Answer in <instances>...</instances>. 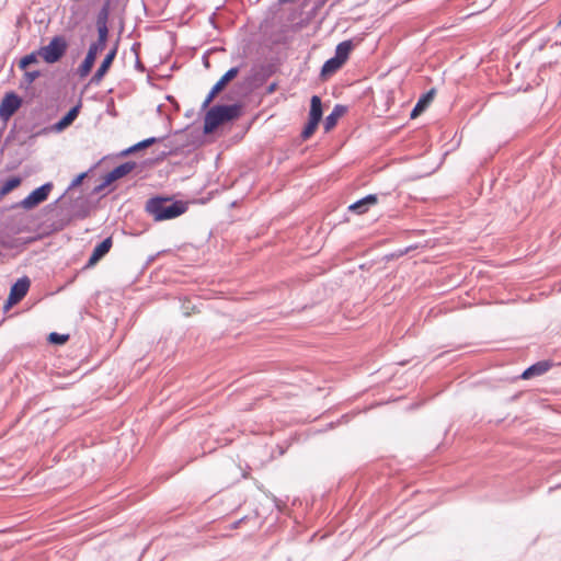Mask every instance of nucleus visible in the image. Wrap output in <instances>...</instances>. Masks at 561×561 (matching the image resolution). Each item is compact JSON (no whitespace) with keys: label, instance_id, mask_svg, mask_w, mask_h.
<instances>
[{"label":"nucleus","instance_id":"obj_38","mask_svg":"<svg viewBox=\"0 0 561 561\" xmlns=\"http://www.w3.org/2000/svg\"><path fill=\"white\" fill-rule=\"evenodd\" d=\"M36 231H37L36 234L34 237L30 238L28 241L42 240L44 238L51 236V233L49 232V229L46 228V222H41L37 226Z\"/></svg>","mask_w":561,"mask_h":561},{"label":"nucleus","instance_id":"obj_5","mask_svg":"<svg viewBox=\"0 0 561 561\" xmlns=\"http://www.w3.org/2000/svg\"><path fill=\"white\" fill-rule=\"evenodd\" d=\"M280 60L278 57H272L268 62L254 64L245 75L255 90L263 87L266 81L279 71Z\"/></svg>","mask_w":561,"mask_h":561},{"label":"nucleus","instance_id":"obj_64","mask_svg":"<svg viewBox=\"0 0 561 561\" xmlns=\"http://www.w3.org/2000/svg\"><path fill=\"white\" fill-rule=\"evenodd\" d=\"M559 488H561V483L556 484V485H553V486H550V488L548 489V494H551L553 491H556V490H557V489H559Z\"/></svg>","mask_w":561,"mask_h":561},{"label":"nucleus","instance_id":"obj_37","mask_svg":"<svg viewBox=\"0 0 561 561\" xmlns=\"http://www.w3.org/2000/svg\"><path fill=\"white\" fill-rule=\"evenodd\" d=\"M84 175L81 173H78L69 183L67 188L64 192V195H67L70 191L79 188L83 182H84Z\"/></svg>","mask_w":561,"mask_h":561},{"label":"nucleus","instance_id":"obj_30","mask_svg":"<svg viewBox=\"0 0 561 561\" xmlns=\"http://www.w3.org/2000/svg\"><path fill=\"white\" fill-rule=\"evenodd\" d=\"M355 44L352 38L340 42L334 49V55L337 60H340L343 65L348 60L352 50L354 49Z\"/></svg>","mask_w":561,"mask_h":561},{"label":"nucleus","instance_id":"obj_57","mask_svg":"<svg viewBox=\"0 0 561 561\" xmlns=\"http://www.w3.org/2000/svg\"><path fill=\"white\" fill-rule=\"evenodd\" d=\"M520 396H522V392H516V393L512 394L511 397L506 398L505 402L506 403L515 402L516 400L519 399Z\"/></svg>","mask_w":561,"mask_h":561},{"label":"nucleus","instance_id":"obj_24","mask_svg":"<svg viewBox=\"0 0 561 561\" xmlns=\"http://www.w3.org/2000/svg\"><path fill=\"white\" fill-rule=\"evenodd\" d=\"M286 2H272L271 5L266 9L264 13V18L261 20L259 27L263 32H267L268 28L273 27L274 20L278 12L280 11L282 4H285Z\"/></svg>","mask_w":561,"mask_h":561},{"label":"nucleus","instance_id":"obj_55","mask_svg":"<svg viewBox=\"0 0 561 561\" xmlns=\"http://www.w3.org/2000/svg\"><path fill=\"white\" fill-rule=\"evenodd\" d=\"M165 99H167L170 103H172V104L174 105V110H175V111H179V110H180V105H179V103L176 102V100H175V98H174L173 95L167 94V95H165Z\"/></svg>","mask_w":561,"mask_h":561},{"label":"nucleus","instance_id":"obj_15","mask_svg":"<svg viewBox=\"0 0 561 561\" xmlns=\"http://www.w3.org/2000/svg\"><path fill=\"white\" fill-rule=\"evenodd\" d=\"M113 247V237L108 236L99 241L92 249L85 264L83 265V270H89L94 267L112 249Z\"/></svg>","mask_w":561,"mask_h":561},{"label":"nucleus","instance_id":"obj_13","mask_svg":"<svg viewBox=\"0 0 561 561\" xmlns=\"http://www.w3.org/2000/svg\"><path fill=\"white\" fill-rule=\"evenodd\" d=\"M255 91L247 76L241 81L236 82L222 96L227 101H241L250 96Z\"/></svg>","mask_w":561,"mask_h":561},{"label":"nucleus","instance_id":"obj_23","mask_svg":"<svg viewBox=\"0 0 561 561\" xmlns=\"http://www.w3.org/2000/svg\"><path fill=\"white\" fill-rule=\"evenodd\" d=\"M114 183L115 180L113 179V175L110 173V171H106L99 176V183L91 190L90 195L95 196L102 194L105 191V193L102 195L104 196L114 191Z\"/></svg>","mask_w":561,"mask_h":561},{"label":"nucleus","instance_id":"obj_28","mask_svg":"<svg viewBox=\"0 0 561 561\" xmlns=\"http://www.w3.org/2000/svg\"><path fill=\"white\" fill-rule=\"evenodd\" d=\"M142 168L139 163H137L134 160H127L122 163H118L115 165L112 170H110V173L113 175V179L116 181L125 178L130 172L136 170L137 168Z\"/></svg>","mask_w":561,"mask_h":561},{"label":"nucleus","instance_id":"obj_10","mask_svg":"<svg viewBox=\"0 0 561 561\" xmlns=\"http://www.w3.org/2000/svg\"><path fill=\"white\" fill-rule=\"evenodd\" d=\"M30 287L31 279L28 276L23 275L16 278L10 286L9 295L2 305V311L5 313L20 302L27 295Z\"/></svg>","mask_w":561,"mask_h":561},{"label":"nucleus","instance_id":"obj_59","mask_svg":"<svg viewBox=\"0 0 561 561\" xmlns=\"http://www.w3.org/2000/svg\"><path fill=\"white\" fill-rule=\"evenodd\" d=\"M247 516H243L239 518L238 520L233 522L230 526L231 529H237L240 527V525L245 520Z\"/></svg>","mask_w":561,"mask_h":561},{"label":"nucleus","instance_id":"obj_52","mask_svg":"<svg viewBox=\"0 0 561 561\" xmlns=\"http://www.w3.org/2000/svg\"><path fill=\"white\" fill-rule=\"evenodd\" d=\"M335 427L336 426H335L334 421H331V422L327 423L322 428L316 430L314 433L316 434H322V433H325L328 431L334 430Z\"/></svg>","mask_w":561,"mask_h":561},{"label":"nucleus","instance_id":"obj_27","mask_svg":"<svg viewBox=\"0 0 561 561\" xmlns=\"http://www.w3.org/2000/svg\"><path fill=\"white\" fill-rule=\"evenodd\" d=\"M69 11V24L72 27H76L84 21L88 13V8L82 2H72Z\"/></svg>","mask_w":561,"mask_h":561},{"label":"nucleus","instance_id":"obj_33","mask_svg":"<svg viewBox=\"0 0 561 561\" xmlns=\"http://www.w3.org/2000/svg\"><path fill=\"white\" fill-rule=\"evenodd\" d=\"M38 57H41L39 48L23 55L18 61L19 69L25 71L30 66L37 65Z\"/></svg>","mask_w":561,"mask_h":561},{"label":"nucleus","instance_id":"obj_25","mask_svg":"<svg viewBox=\"0 0 561 561\" xmlns=\"http://www.w3.org/2000/svg\"><path fill=\"white\" fill-rule=\"evenodd\" d=\"M286 2H272L271 5L266 9L264 13V18L261 20L259 27L263 32H267L268 28L273 27L274 20L278 12L280 11L282 4H285Z\"/></svg>","mask_w":561,"mask_h":561},{"label":"nucleus","instance_id":"obj_32","mask_svg":"<svg viewBox=\"0 0 561 561\" xmlns=\"http://www.w3.org/2000/svg\"><path fill=\"white\" fill-rule=\"evenodd\" d=\"M43 76V71L41 69L34 70H25L23 77L19 83V89L28 90L32 88L35 80Z\"/></svg>","mask_w":561,"mask_h":561},{"label":"nucleus","instance_id":"obj_14","mask_svg":"<svg viewBox=\"0 0 561 561\" xmlns=\"http://www.w3.org/2000/svg\"><path fill=\"white\" fill-rule=\"evenodd\" d=\"M82 108L81 98L66 113H64L55 123L49 126V130L59 134L67 129L79 116Z\"/></svg>","mask_w":561,"mask_h":561},{"label":"nucleus","instance_id":"obj_39","mask_svg":"<svg viewBox=\"0 0 561 561\" xmlns=\"http://www.w3.org/2000/svg\"><path fill=\"white\" fill-rule=\"evenodd\" d=\"M65 196H66V195H64V193H62V194H61L57 199H55L54 202H51V203H49V204L45 205V206L42 208V213H43L44 215H47V214H49V213H53V211L57 210V208H58V204L61 202V199H64V197H65Z\"/></svg>","mask_w":561,"mask_h":561},{"label":"nucleus","instance_id":"obj_63","mask_svg":"<svg viewBox=\"0 0 561 561\" xmlns=\"http://www.w3.org/2000/svg\"><path fill=\"white\" fill-rule=\"evenodd\" d=\"M314 5L312 7L313 10L321 9L327 2H313Z\"/></svg>","mask_w":561,"mask_h":561},{"label":"nucleus","instance_id":"obj_6","mask_svg":"<svg viewBox=\"0 0 561 561\" xmlns=\"http://www.w3.org/2000/svg\"><path fill=\"white\" fill-rule=\"evenodd\" d=\"M107 41L96 38L92 41L88 47V50L76 69V73L80 79H83L90 75L93 66L98 59V56L106 48Z\"/></svg>","mask_w":561,"mask_h":561},{"label":"nucleus","instance_id":"obj_45","mask_svg":"<svg viewBox=\"0 0 561 561\" xmlns=\"http://www.w3.org/2000/svg\"><path fill=\"white\" fill-rule=\"evenodd\" d=\"M38 94L36 90L32 87L28 90H24V103H31Z\"/></svg>","mask_w":561,"mask_h":561},{"label":"nucleus","instance_id":"obj_42","mask_svg":"<svg viewBox=\"0 0 561 561\" xmlns=\"http://www.w3.org/2000/svg\"><path fill=\"white\" fill-rule=\"evenodd\" d=\"M39 399H41V396H38V394H37V396H34V397H32V398H30V399L25 402V404H24V407H23L22 414H23V413H25L26 411H30V410H32L33 408L37 407V405H38V403H39Z\"/></svg>","mask_w":561,"mask_h":561},{"label":"nucleus","instance_id":"obj_21","mask_svg":"<svg viewBox=\"0 0 561 561\" xmlns=\"http://www.w3.org/2000/svg\"><path fill=\"white\" fill-rule=\"evenodd\" d=\"M436 95V89L431 88L427 91L423 92L413 108L410 112V118H416L419 115H421L423 112L427 110V107L433 102L434 98Z\"/></svg>","mask_w":561,"mask_h":561},{"label":"nucleus","instance_id":"obj_35","mask_svg":"<svg viewBox=\"0 0 561 561\" xmlns=\"http://www.w3.org/2000/svg\"><path fill=\"white\" fill-rule=\"evenodd\" d=\"M54 221L57 224L60 230H64L73 221V219L69 211H66L64 207H59L57 210V218Z\"/></svg>","mask_w":561,"mask_h":561},{"label":"nucleus","instance_id":"obj_48","mask_svg":"<svg viewBox=\"0 0 561 561\" xmlns=\"http://www.w3.org/2000/svg\"><path fill=\"white\" fill-rule=\"evenodd\" d=\"M102 161L103 159H100L99 161L93 163L88 170L80 173L84 175V179H88L91 175V173H93V171L101 164Z\"/></svg>","mask_w":561,"mask_h":561},{"label":"nucleus","instance_id":"obj_46","mask_svg":"<svg viewBox=\"0 0 561 561\" xmlns=\"http://www.w3.org/2000/svg\"><path fill=\"white\" fill-rule=\"evenodd\" d=\"M226 3L227 2H222L221 5L216 7L215 11L209 15V22H210V24L213 25L214 28H218V25L215 22L216 15L220 14V11L224 9Z\"/></svg>","mask_w":561,"mask_h":561},{"label":"nucleus","instance_id":"obj_20","mask_svg":"<svg viewBox=\"0 0 561 561\" xmlns=\"http://www.w3.org/2000/svg\"><path fill=\"white\" fill-rule=\"evenodd\" d=\"M164 146L168 147L169 149L161 151L154 159H147L142 161L140 165L145 167L153 162L163 161L170 156H176L185 151V145H179L178 138L170 140L168 144H164Z\"/></svg>","mask_w":561,"mask_h":561},{"label":"nucleus","instance_id":"obj_43","mask_svg":"<svg viewBox=\"0 0 561 561\" xmlns=\"http://www.w3.org/2000/svg\"><path fill=\"white\" fill-rule=\"evenodd\" d=\"M16 133H18V122L16 119L13 122L5 139H4V146H8L11 141H13L16 137Z\"/></svg>","mask_w":561,"mask_h":561},{"label":"nucleus","instance_id":"obj_12","mask_svg":"<svg viewBox=\"0 0 561 561\" xmlns=\"http://www.w3.org/2000/svg\"><path fill=\"white\" fill-rule=\"evenodd\" d=\"M115 3L116 2H102V7L100 8L95 19L96 38H101L108 42L110 16L114 8L113 4Z\"/></svg>","mask_w":561,"mask_h":561},{"label":"nucleus","instance_id":"obj_4","mask_svg":"<svg viewBox=\"0 0 561 561\" xmlns=\"http://www.w3.org/2000/svg\"><path fill=\"white\" fill-rule=\"evenodd\" d=\"M41 58L47 65H54L60 61L69 48V42L62 34L51 36L46 45L38 47Z\"/></svg>","mask_w":561,"mask_h":561},{"label":"nucleus","instance_id":"obj_36","mask_svg":"<svg viewBox=\"0 0 561 561\" xmlns=\"http://www.w3.org/2000/svg\"><path fill=\"white\" fill-rule=\"evenodd\" d=\"M69 337L70 335L67 333L50 332L46 341L50 345L61 346L68 342Z\"/></svg>","mask_w":561,"mask_h":561},{"label":"nucleus","instance_id":"obj_50","mask_svg":"<svg viewBox=\"0 0 561 561\" xmlns=\"http://www.w3.org/2000/svg\"><path fill=\"white\" fill-rule=\"evenodd\" d=\"M102 161L103 159H100L99 161L93 163L88 170L80 173L84 175V179H88L91 175V173H93V171L101 164Z\"/></svg>","mask_w":561,"mask_h":561},{"label":"nucleus","instance_id":"obj_8","mask_svg":"<svg viewBox=\"0 0 561 561\" xmlns=\"http://www.w3.org/2000/svg\"><path fill=\"white\" fill-rule=\"evenodd\" d=\"M53 188L54 183L51 181H47L32 190L24 198L13 204L11 207H21L24 210H32L48 198Z\"/></svg>","mask_w":561,"mask_h":561},{"label":"nucleus","instance_id":"obj_11","mask_svg":"<svg viewBox=\"0 0 561 561\" xmlns=\"http://www.w3.org/2000/svg\"><path fill=\"white\" fill-rule=\"evenodd\" d=\"M119 36L116 38V41L113 43L112 47L107 50V53L104 55L102 61L100 62L99 67L90 78L89 84L91 85H99L104 77L107 75L108 70L111 69L119 47Z\"/></svg>","mask_w":561,"mask_h":561},{"label":"nucleus","instance_id":"obj_2","mask_svg":"<svg viewBox=\"0 0 561 561\" xmlns=\"http://www.w3.org/2000/svg\"><path fill=\"white\" fill-rule=\"evenodd\" d=\"M205 113L206 131H215L222 123H232L241 117L244 113V103L233 101L232 103L217 102L208 105Z\"/></svg>","mask_w":561,"mask_h":561},{"label":"nucleus","instance_id":"obj_41","mask_svg":"<svg viewBox=\"0 0 561 561\" xmlns=\"http://www.w3.org/2000/svg\"><path fill=\"white\" fill-rule=\"evenodd\" d=\"M356 414H357V412H355V411H351V412L342 414L337 420L334 421L335 426L337 427L339 425L347 424L348 422H351L354 419V416Z\"/></svg>","mask_w":561,"mask_h":561},{"label":"nucleus","instance_id":"obj_49","mask_svg":"<svg viewBox=\"0 0 561 561\" xmlns=\"http://www.w3.org/2000/svg\"><path fill=\"white\" fill-rule=\"evenodd\" d=\"M102 161L103 159H100L99 161L93 163L88 170L80 173L84 175V179H88L91 175V173H93V171L101 164Z\"/></svg>","mask_w":561,"mask_h":561},{"label":"nucleus","instance_id":"obj_44","mask_svg":"<svg viewBox=\"0 0 561 561\" xmlns=\"http://www.w3.org/2000/svg\"><path fill=\"white\" fill-rule=\"evenodd\" d=\"M181 310L183 316L188 317L195 310V306H193L191 301L185 299L181 305Z\"/></svg>","mask_w":561,"mask_h":561},{"label":"nucleus","instance_id":"obj_40","mask_svg":"<svg viewBox=\"0 0 561 561\" xmlns=\"http://www.w3.org/2000/svg\"><path fill=\"white\" fill-rule=\"evenodd\" d=\"M413 248H414L413 245H409V247H407V248H404V249H400V250H398V251H396V252H392V253L386 254L383 259H385V261L389 262V261H391V260H393V259H398V257H400V256H402V255L407 254V253H408L410 250H412Z\"/></svg>","mask_w":561,"mask_h":561},{"label":"nucleus","instance_id":"obj_19","mask_svg":"<svg viewBox=\"0 0 561 561\" xmlns=\"http://www.w3.org/2000/svg\"><path fill=\"white\" fill-rule=\"evenodd\" d=\"M72 208L70 213L72 219H85L91 211V203L88 197L78 196L77 198L69 199Z\"/></svg>","mask_w":561,"mask_h":561},{"label":"nucleus","instance_id":"obj_26","mask_svg":"<svg viewBox=\"0 0 561 561\" xmlns=\"http://www.w3.org/2000/svg\"><path fill=\"white\" fill-rule=\"evenodd\" d=\"M23 182V176L20 174L9 175L0 180V201L8 194L16 190Z\"/></svg>","mask_w":561,"mask_h":561},{"label":"nucleus","instance_id":"obj_34","mask_svg":"<svg viewBox=\"0 0 561 561\" xmlns=\"http://www.w3.org/2000/svg\"><path fill=\"white\" fill-rule=\"evenodd\" d=\"M319 124H320L319 122H317L310 117H307V121L304 123V126H302L300 135H299L301 141H306V140L310 139L312 137V135L316 133V130L318 129Z\"/></svg>","mask_w":561,"mask_h":561},{"label":"nucleus","instance_id":"obj_60","mask_svg":"<svg viewBox=\"0 0 561 561\" xmlns=\"http://www.w3.org/2000/svg\"><path fill=\"white\" fill-rule=\"evenodd\" d=\"M209 50H207L206 53H204V55L202 56V61H203V65L205 68H209L210 67V62H209V59L207 57V54H208Z\"/></svg>","mask_w":561,"mask_h":561},{"label":"nucleus","instance_id":"obj_56","mask_svg":"<svg viewBox=\"0 0 561 561\" xmlns=\"http://www.w3.org/2000/svg\"><path fill=\"white\" fill-rule=\"evenodd\" d=\"M488 8H489V7H486V8H484V9H481V10H478V11H471V12L467 13L466 15H463V16L459 18V20H460V21H463V20H466V19H468V18H470V16H473V15H476V14L480 13V12H483V11H484V10H486Z\"/></svg>","mask_w":561,"mask_h":561},{"label":"nucleus","instance_id":"obj_22","mask_svg":"<svg viewBox=\"0 0 561 561\" xmlns=\"http://www.w3.org/2000/svg\"><path fill=\"white\" fill-rule=\"evenodd\" d=\"M348 106L344 104H335L332 111L323 119V128L325 133L332 130L339 123V119L346 114Z\"/></svg>","mask_w":561,"mask_h":561},{"label":"nucleus","instance_id":"obj_3","mask_svg":"<svg viewBox=\"0 0 561 561\" xmlns=\"http://www.w3.org/2000/svg\"><path fill=\"white\" fill-rule=\"evenodd\" d=\"M192 124H188L186 125L185 127L183 128H180V129H176V130H173L172 127H171V117L170 116H165V133L161 136H151V137H148V138H145L125 149H123L119 153H118V157H127V156H130V154H134L140 150H144L154 144H160V142H164L165 140H168L171 136H180L182 134H184L186 130H188L191 128Z\"/></svg>","mask_w":561,"mask_h":561},{"label":"nucleus","instance_id":"obj_53","mask_svg":"<svg viewBox=\"0 0 561 561\" xmlns=\"http://www.w3.org/2000/svg\"><path fill=\"white\" fill-rule=\"evenodd\" d=\"M46 228L49 229L51 234L61 231L54 220L51 222H46Z\"/></svg>","mask_w":561,"mask_h":561},{"label":"nucleus","instance_id":"obj_17","mask_svg":"<svg viewBox=\"0 0 561 561\" xmlns=\"http://www.w3.org/2000/svg\"><path fill=\"white\" fill-rule=\"evenodd\" d=\"M554 362L552 359H541L523 370V373L517 376L515 379L529 380L535 377H539L545 375L549 369L554 366Z\"/></svg>","mask_w":561,"mask_h":561},{"label":"nucleus","instance_id":"obj_62","mask_svg":"<svg viewBox=\"0 0 561 561\" xmlns=\"http://www.w3.org/2000/svg\"><path fill=\"white\" fill-rule=\"evenodd\" d=\"M140 3H141V5H142V8H144L145 12L148 14V10H149V8H150V4H153L154 2H146V1H142V2H140Z\"/></svg>","mask_w":561,"mask_h":561},{"label":"nucleus","instance_id":"obj_1","mask_svg":"<svg viewBox=\"0 0 561 561\" xmlns=\"http://www.w3.org/2000/svg\"><path fill=\"white\" fill-rule=\"evenodd\" d=\"M144 209L154 222H161L185 214L188 202L176 198V195L157 193L147 198Z\"/></svg>","mask_w":561,"mask_h":561},{"label":"nucleus","instance_id":"obj_54","mask_svg":"<svg viewBox=\"0 0 561 561\" xmlns=\"http://www.w3.org/2000/svg\"><path fill=\"white\" fill-rule=\"evenodd\" d=\"M135 69L140 71V72H145L146 71L145 65L139 60L138 57H136Z\"/></svg>","mask_w":561,"mask_h":561},{"label":"nucleus","instance_id":"obj_47","mask_svg":"<svg viewBox=\"0 0 561 561\" xmlns=\"http://www.w3.org/2000/svg\"><path fill=\"white\" fill-rule=\"evenodd\" d=\"M264 493H265V495H266L267 497H270V499L273 501L274 507H275L277 511H282V510H283V508H282L280 500H279L277 496H275V495H274L273 493H271L270 491L264 492Z\"/></svg>","mask_w":561,"mask_h":561},{"label":"nucleus","instance_id":"obj_31","mask_svg":"<svg viewBox=\"0 0 561 561\" xmlns=\"http://www.w3.org/2000/svg\"><path fill=\"white\" fill-rule=\"evenodd\" d=\"M307 117H310L319 123H321L324 119L323 118V104H322V99L320 95L313 94L310 98L309 111H308Z\"/></svg>","mask_w":561,"mask_h":561},{"label":"nucleus","instance_id":"obj_29","mask_svg":"<svg viewBox=\"0 0 561 561\" xmlns=\"http://www.w3.org/2000/svg\"><path fill=\"white\" fill-rule=\"evenodd\" d=\"M344 65L335 57L328 58L320 68V80H327L339 71Z\"/></svg>","mask_w":561,"mask_h":561},{"label":"nucleus","instance_id":"obj_58","mask_svg":"<svg viewBox=\"0 0 561 561\" xmlns=\"http://www.w3.org/2000/svg\"><path fill=\"white\" fill-rule=\"evenodd\" d=\"M163 252H164V251H160V252H158V253H156V254L149 255V256H148V259H147V261L145 262L144 267H146V266H148L150 263H152V262L156 260V257H157L159 254L163 253Z\"/></svg>","mask_w":561,"mask_h":561},{"label":"nucleus","instance_id":"obj_61","mask_svg":"<svg viewBox=\"0 0 561 561\" xmlns=\"http://www.w3.org/2000/svg\"><path fill=\"white\" fill-rule=\"evenodd\" d=\"M20 162H10L5 165V171H12L19 167Z\"/></svg>","mask_w":561,"mask_h":561},{"label":"nucleus","instance_id":"obj_9","mask_svg":"<svg viewBox=\"0 0 561 561\" xmlns=\"http://www.w3.org/2000/svg\"><path fill=\"white\" fill-rule=\"evenodd\" d=\"M24 105V98L15 90H8L0 99V122L8 125L11 117Z\"/></svg>","mask_w":561,"mask_h":561},{"label":"nucleus","instance_id":"obj_16","mask_svg":"<svg viewBox=\"0 0 561 561\" xmlns=\"http://www.w3.org/2000/svg\"><path fill=\"white\" fill-rule=\"evenodd\" d=\"M379 202V195L376 193H369L359 199L351 203L347 206V213L354 214V215H365L369 211V209L377 205Z\"/></svg>","mask_w":561,"mask_h":561},{"label":"nucleus","instance_id":"obj_18","mask_svg":"<svg viewBox=\"0 0 561 561\" xmlns=\"http://www.w3.org/2000/svg\"><path fill=\"white\" fill-rule=\"evenodd\" d=\"M213 131H206L205 118L203 119V128H194L186 134V138L183 141L179 140V145H185V151L194 150L201 147L205 142V137Z\"/></svg>","mask_w":561,"mask_h":561},{"label":"nucleus","instance_id":"obj_7","mask_svg":"<svg viewBox=\"0 0 561 561\" xmlns=\"http://www.w3.org/2000/svg\"><path fill=\"white\" fill-rule=\"evenodd\" d=\"M244 66V62L241 61L240 64L236 65V66H232L230 67L214 84L213 87L210 88V90L208 91V93L206 94L203 103H202V106H201V111H205L206 108H208V105H210V103L215 100V98L220 93L222 92L226 87L233 80L236 79L241 69L243 68Z\"/></svg>","mask_w":561,"mask_h":561},{"label":"nucleus","instance_id":"obj_51","mask_svg":"<svg viewBox=\"0 0 561 561\" xmlns=\"http://www.w3.org/2000/svg\"><path fill=\"white\" fill-rule=\"evenodd\" d=\"M278 89V82L277 81H273V82H270L266 88H265V94L266 95H271L273 94L274 92H276V90Z\"/></svg>","mask_w":561,"mask_h":561}]
</instances>
